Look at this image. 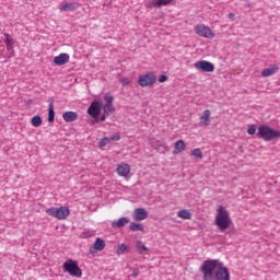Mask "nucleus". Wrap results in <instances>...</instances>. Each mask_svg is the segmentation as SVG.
Listing matches in <instances>:
<instances>
[{
	"mask_svg": "<svg viewBox=\"0 0 280 280\" xmlns=\"http://www.w3.org/2000/svg\"><path fill=\"white\" fill-rule=\"evenodd\" d=\"M200 271L202 272V280H231L229 268L218 259L203 261Z\"/></svg>",
	"mask_w": 280,
	"mask_h": 280,
	"instance_id": "nucleus-1",
	"label": "nucleus"
},
{
	"mask_svg": "<svg viewBox=\"0 0 280 280\" xmlns=\"http://www.w3.org/2000/svg\"><path fill=\"white\" fill-rule=\"evenodd\" d=\"M214 223L221 233H224L232 225L230 212L223 206L218 207Z\"/></svg>",
	"mask_w": 280,
	"mask_h": 280,
	"instance_id": "nucleus-2",
	"label": "nucleus"
},
{
	"mask_svg": "<svg viewBox=\"0 0 280 280\" xmlns=\"http://www.w3.org/2000/svg\"><path fill=\"white\" fill-rule=\"evenodd\" d=\"M257 136L265 142H272L280 139V131L273 130L268 125H260L257 129Z\"/></svg>",
	"mask_w": 280,
	"mask_h": 280,
	"instance_id": "nucleus-3",
	"label": "nucleus"
},
{
	"mask_svg": "<svg viewBox=\"0 0 280 280\" xmlns=\"http://www.w3.org/2000/svg\"><path fill=\"white\" fill-rule=\"evenodd\" d=\"M46 213L56 220H67L68 217L70 215V208L68 207L48 208L46 209Z\"/></svg>",
	"mask_w": 280,
	"mask_h": 280,
	"instance_id": "nucleus-4",
	"label": "nucleus"
},
{
	"mask_svg": "<svg viewBox=\"0 0 280 280\" xmlns=\"http://www.w3.org/2000/svg\"><path fill=\"white\" fill-rule=\"evenodd\" d=\"M63 270L65 272L75 278H82L83 276L82 269H80L77 261L73 259H68L67 261L63 262Z\"/></svg>",
	"mask_w": 280,
	"mask_h": 280,
	"instance_id": "nucleus-5",
	"label": "nucleus"
},
{
	"mask_svg": "<svg viewBox=\"0 0 280 280\" xmlns=\"http://www.w3.org/2000/svg\"><path fill=\"white\" fill-rule=\"evenodd\" d=\"M156 83V74L154 72H148L147 74H140L138 77V84L140 88L154 86Z\"/></svg>",
	"mask_w": 280,
	"mask_h": 280,
	"instance_id": "nucleus-6",
	"label": "nucleus"
},
{
	"mask_svg": "<svg viewBox=\"0 0 280 280\" xmlns=\"http://www.w3.org/2000/svg\"><path fill=\"white\" fill-rule=\"evenodd\" d=\"M105 104L103 106V110L105 115H112L115 113V107L113 106V101L115 100L109 93L104 95Z\"/></svg>",
	"mask_w": 280,
	"mask_h": 280,
	"instance_id": "nucleus-7",
	"label": "nucleus"
},
{
	"mask_svg": "<svg viewBox=\"0 0 280 280\" xmlns=\"http://www.w3.org/2000/svg\"><path fill=\"white\" fill-rule=\"evenodd\" d=\"M102 112V103L98 101H94L90 104L88 108V115H90L92 118L97 119Z\"/></svg>",
	"mask_w": 280,
	"mask_h": 280,
	"instance_id": "nucleus-8",
	"label": "nucleus"
},
{
	"mask_svg": "<svg viewBox=\"0 0 280 280\" xmlns=\"http://www.w3.org/2000/svg\"><path fill=\"white\" fill-rule=\"evenodd\" d=\"M194 67L201 72H214L215 69L211 61H196Z\"/></svg>",
	"mask_w": 280,
	"mask_h": 280,
	"instance_id": "nucleus-9",
	"label": "nucleus"
},
{
	"mask_svg": "<svg viewBox=\"0 0 280 280\" xmlns=\"http://www.w3.org/2000/svg\"><path fill=\"white\" fill-rule=\"evenodd\" d=\"M116 175H118L121 178H127L131 173V166L127 163H120L116 165Z\"/></svg>",
	"mask_w": 280,
	"mask_h": 280,
	"instance_id": "nucleus-10",
	"label": "nucleus"
},
{
	"mask_svg": "<svg viewBox=\"0 0 280 280\" xmlns=\"http://www.w3.org/2000/svg\"><path fill=\"white\" fill-rule=\"evenodd\" d=\"M195 34L198 36H214L213 32H211V28L205 24H197L195 26Z\"/></svg>",
	"mask_w": 280,
	"mask_h": 280,
	"instance_id": "nucleus-11",
	"label": "nucleus"
},
{
	"mask_svg": "<svg viewBox=\"0 0 280 280\" xmlns=\"http://www.w3.org/2000/svg\"><path fill=\"white\" fill-rule=\"evenodd\" d=\"M211 116H212L211 109L203 110L202 115L199 118L200 127H209L211 125Z\"/></svg>",
	"mask_w": 280,
	"mask_h": 280,
	"instance_id": "nucleus-12",
	"label": "nucleus"
},
{
	"mask_svg": "<svg viewBox=\"0 0 280 280\" xmlns=\"http://www.w3.org/2000/svg\"><path fill=\"white\" fill-rule=\"evenodd\" d=\"M132 218L135 221H138V222L148 220L149 212L144 208H136L133 211Z\"/></svg>",
	"mask_w": 280,
	"mask_h": 280,
	"instance_id": "nucleus-13",
	"label": "nucleus"
},
{
	"mask_svg": "<svg viewBox=\"0 0 280 280\" xmlns=\"http://www.w3.org/2000/svg\"><path fill=\"white\" fill-rule=\"evenodd\" d=\"M279 66L278 65H272L269 68H266L262 70V72H260V75L262 78H270L273 74H277L279 72Z\"/></svg>",
	"mask_w": 280,
	"mask_h": 280,
	"instance_id": "nucleus-14",
	"label": "nucleus"
},
{
	"mask_svg": "<svg viewBox=\"0 0 280 280\" xmlns=\"http://www.w3.org/2000/svg\"><path fill=\"white\" fill-rule=\"evenodd\" d=\"M69 60H70L69 54H59L54 58V65L56 66L67 65Z\"/></svg>",
	"mask_w": 280,
	"mask_h": 280,
	"instance_id": "nucleus-15",
	"label": "nucleus"
},
{
	"mask_svg": "<svg viewBox=\"0 0 280 280\" xmlns=\"http://www.w3.org/2000/svg\"><path fill=\"white\" fill-rule=\"evenodd\" d=\"M62 118L66 122H73V121H77L78 118H79V115L77 112H73V110H69V112H65L62 114Z\"/></svg>",
	"mask_w": 280,
	"mask_h": 280,
	"instance_id": "nucleus-16",
	"label": "nucleus"
},
{
	"mask_svg": "<svg viewBox=\"0 0 280 280\" xmlns=\"http://www.w3.org/2000/svg\"><path fill=\"white\" fill-rule=\"evenodd\" d=\"M187 149V144H185L184 140H177L175 142V151H173V155H178L183 153Z\"/></svg>",
	"mask_w": 280,
	"mask_h": 280,
	"instance_id": "nucleus-17",
	"label": "nucleus"
},
{
	"mask_svg": "<svg viewBox=\"0 0 280 280\" xmlns=\"http://www.w3.org/2000/svg\"><path fill=\"white\" fill-rule=\"evenodd\" d=\"M131 253V247L128 246L125 243L118 244V247L116 248V255H125V254H130Z\"/></svg>",
	"mask_w": 280,
	"mask_h": 280,
	"instance_id": "nucleus-18",
	"label": "nucleus"
},
{
	"mask_svg": "<svg viewBox=\"0 0 280 280\" xmlns=\"http://www.w3.org/2000/svg\"><path fill=\"white\" fill-rule=\"evenodd\" d=\"M128 223H130V218L122 217L118 221H113L112 226L120 229L126 226Z\"/></svg>",
	"mask_w": 280,
	"mask_h": 280,
	"instance_id": "nucleus-19",
	"label": "nucleus"
},
{
	"mask_svg": "<svg viewBox=\"0 0 280 280\" xmlns=\"http://www.w3.org/2000/svg\"><path fill=\"white\" fill-rule=\"evenodd\" d=\"M177 217L182 220H191L192 214L188 209H182L177 212Z\"/></svg>",
	"mask_w": 280,
	"mask_h": 280,
	"instance_id": "nucleus-20",
	"label": "nucleus"
},
{
	"mask_svg": "<svg viewBox=\"0 0 280 280\" xmlns=\"http://www.w3.org/2000/svg\"><path fill=\"white\" fill-rule=\"evenodd\" d=\"M129 230L131 232H144V226L142 223H139V222H131L130 223V226H129Z\"/></svg>",
	"mask_w": 280,
	"mask_h": 280,
	"instance_id": "nucleus-21",
	"label": "nucleus"
},
{
	"mask_svg": "<svg viewBox=\"0 0 280 280\" xmlns=\"http://www.w3.org/2000/svg\"><path fill=\"white\" fill-rule=\"evenodd\" d=\"M93 248L96 249L97 252H102L103 249L106 248V243L101 237H97Z\"/></svg>",
	"mask_w": 280,
	"mask_h": 280,
	"instance_id": "nucleus-22",
	"label": "nucleus"
},
{
	"mask_svg": "<svg viewBox=\"0 0 280 280\" xmlns=\"http://www.w3.org/2000/svg\"><path fill=\"white\" fill-rule=\"evenodd\" d=\"M136 248H137L139 255H142L143 253L149 252L148 246H145L142 241L136 242Z\"/></svg>",
	"mask_w": 280,
	"mask_h": 280,
	"instance_id": "nucleus-23",
	"label": "nucleus"
},
{
	"mask_svg": "<svg viewBox=\"0 0 280 280\" xmlns=\"http://www.w3.org/2000/svg\"><path fill=\"white\" fill-rule=\"evenodd\" d=\"M60 10L63 12H73L77 10V7H75V3L70 2V3H66V4L61 5Z\"/></svg>",
	"mask_w": 280,
	"mask_h": 280,
	"instance_id": "nucleus-24",
	"label": "nucleus"
},
{
	"mask_svg": "<svg viewBox=\"0 0 280 280\" xmlns=\"http://www.w3.org/2000/svg\"><path fill=\"white\" fill-rule=\"evenodd\" d=\"M31 124L34 128H38L43 125L42 116H33L31 119Z\"/></svg>",
	"mask_w": 280,
	"mask_h": 280,
	"instance_id": "nucleus-25",
	"label": "nucleus"
},
{
	"mask_svg": "<svg viewBox=\"0 0 280 280\" xmlns=\"http://www.w3.org/2000/svg\"><path fill=\"white\" fill-rule=\"evenodd\" d=\"M55 120V112H54V104H49L48 108V122H52Z\"/></svg>",
	"mask_w": 280,
	"mask_h": 280,
	"instance_id": "nucleus-26",
	"label": "nucleus"
},
{
	"mask_svg": "<svg viewBox=\"0 0 280 280\" xmlns=\"http://www.w3.org/2000/svg\"><path fill=\"white\" fill-rule=\"evenodd\" d=\"M191 156H195L196 159H203V152L197 148L191 151Z\"/></svg>",
	"mask_w": 280,
	"mask_h": 280,
	"instance_id": "nucleus-27",
	"label": "nucleus"
},
{
	"mask_svg": "<svg viewBox=\"0 0 280 280\" xmlns=\"http://www.w3.org/2000/svg\"><path fill=\"white\" fill-rule=\"evenodd\" d=\"M109 142H110L109 138H103L101 141H98V148L103 149L107 147Z\"/></svg>",
	"mask_w": 280,
	"mask_h": 280,
	"instance_id": "nucleus-28",
	"label": "nucleus"
},
{
	"mask_svg": "<svg viewBox=\"0 0 280 280\" xmlns=\"http://www.w3.org/2000/svg\"><path fill=\"white\" fill-rule=\"evenodd\" d=\"M256 131H257V128H256L255 124L248 125V130H247L248 135L254 136L256 133Z\"/></svg>",
	"mask_w": 280,
	"mask_h": 280,
	"instance_id": "nucleus-29",
	"label": "nucleus"
},
{
	"mask_svg": "<svg viewBox=\"0 0 280 280\" xmlns=\"http://www.w3.org/2000/svg\"><path fill=\"white\" fill-rule=\"evenodd\" d=\"M151 145L154 150H159L161 148V141L160 140H155V139H152L151 140Z\"/></svg>",
	"mask_w": 280,
	"mask_h": 280,
	"instance_id": "nucleus-30",
	"label": "nucleus"
},
{
	"mask_svg": "<svg viewBox=\"0 0 280 280\" xmlns=\"http://www.w3.org/2000/svg\"><path fill=\"white\" fill-rule=\"evenodd\" d=\"M8 49H11L14 45V40L12 39V37H7L5 40H4Z\"/></svg>",
	"mask_w": 280,
	"mask_h": 280,
	"instance_id": "nucleus-31",
	"label": "nucleus"
},
{
	"mask_svg": "<svg viewBox=\"0 0 280 280\" xmlns=\"http://www.w3.org/2000/svg\"><path fill=\"white\" fill-rule=\"evenodd\" d=\"M168 3H172V0H158L155 2V5H159V7H161V5H168Z\"/></svg>",
	"mask_w": 280,
	"mask_h": 280,
	"instance_id": "nucleus-32",
	"label": "nucleus"
},
{
	"mask_svg": "<svg viewBox=\"0 0 280 280\" xmlns=\"http://www.w3.org/2000/svg\"><path fill=\"white\" fill-rule=\"evenodd\" d=\"M120 82H121L122 86H128L131 84V80L128 78H121Z\"/></svg>",
	"mask_w": 280,
	"mask_h": 280,
	"instance_id": "nucleus-33",
	"label": "nucleus"
},
{
	"mask_svg": "<svg viewBox=\"0 0 280 280\" xmlns=\"http://www.w3.org/2000/svg\"><path fill=\"white\" fill-rule=\"evenodd\" d=\"M107 139H109L110 142H118L120 140V136L119 133H115L112 138Z\"/></svg>",
	"mask_w": 280,
	"mask_h": 280,
	"instance_id": "nucleus-34",
	"label": "nucleus"
},
{
	"mask_svg": "<svg viewBox=\"0 0 280 280\" xmlns=\"http://www.w3.org/2000/svg\"><path fill=\"white\" fill-rule=\"evenodd\" d=\"M167 81V75L166 74H161L160 75V79H159V82L160 83H164V82H166Z\"/></svg>",
	"mask_w": 280,
	"mask_h": 280,
	"instance_id": "nucleus-35",
	"label": "nucleus"
},
{
	"mask_svg": "<svg viewBox=\"0 0 280 280\" xmlns=\"http://www.w3.org/2000/svg\"><path fill=\"white\" fill-rule=\"evenodd\" d=\"M140 275V270L139 269H135L133 272H131V277L136 278Z\"/></svg>",
	"mask_w": 280,
	"mask_h": 280,
	"instance_id": "nucleus-36",
	"label": "nucleus"
},
{
	"mask_svg": "<svg viewBox=\"0 0 280 280\" xmlns=\"http://www.w3.org/2000/svg\"><path fill=\"white\" fill-rule=\"evenodd\" d=\"M228 18H229L231 21H235V13H229V14H228Z\"/></svg>",
	"mask_w": 280,
	"mask_h": 280,
	"instance_id": "nucleus-37",
	"label": "nucleus"
},
{
	"mask_svg": "<svg viewBox=\"0 0 280 280\" xmlns=\"http://www.w3.org/2000/svg\"><path fill=\"white\" fill-rule=\"evenodd\" d=\"M107 114L104 113V115L101 117V121H106Z\"/></svg>",
	"mask_w": 280,
	"mask_h": 280,
	"instance_id": "nucleus-38",
	"label": "nucleus"
},
{
	"mask_svg": "<svg viewBox=\"0 0 280 280\" xmlns=\"http://www.w3.org/2000/svg\"><path fill=\"white\" fill-rule=\"evenodd\" d=\"M90 254H93V248L90 249Z\"/></svg>",
	"mask_w": 280,
	"mask_h": 280,
	"instance_id": "nucleus-39",
	"label": "nucleus"
},
{
	"mask_svg": "<svg viewBox=\"0 0 280 280\" xmlns=\"http://www.w3.org/2000/svg\"><path fill=\"white\" fill-rule=\"evenodd\" d=\"M4 36H10V34H4Z\"/></svg>",
	"mask_w": 280,
	"mask_h": 280,
	"instance_id": "nucleus-40",
	"label": "nucleus"
}]
</instances>
